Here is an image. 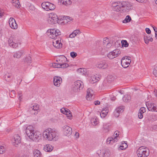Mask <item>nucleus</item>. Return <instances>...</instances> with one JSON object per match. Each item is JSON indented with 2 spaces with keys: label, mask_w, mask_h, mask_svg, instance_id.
I'll list each match as a JSON object with an SVG mask.
<instances>
[{
  "label": "nucleus",
  "mask_w": 157,
  "mask_h": 157,
  "mask_svg": "<svg viewBox=\"0 0 157 157\" xmlns=\"http://www.w3.org/2000/svg\"><path fill=\"white\" fill-rule=\"evenodd\" d=\"M47 33L50 38L54 39V40L53 41V45L54 47L57 48H59L62 47V43L59 40H56L57 37L61 34L59 30L56 29H50L47 30Z\"/></svg>",
  "instance_id": "1"
},
{
  "label": "nucleus",
  "mask_w": 157,
  "mask_h": 157,
  "mask_svg": "<svg viewBox=\"0 0 157 157\" xmlns=\"http://www.w3.org/2000/svg\"><path fill=\"white\" fill-rule=\"evenodd\" d=\"M26 133L29 138L35 142L39 141L40 139L41 134L38 131H34L33 126H28L26 129Z\"/></svg>",
  "instance_id": "2"
},
{
  "label": "nucleus",
  "mask_w": 157,
  "mask_h": 157,
  "mask_svg": "<svg viewBox=\"0 0 157 157\" xmlns=\"http://www.w3.org/2000/svg\"><path fill=\"white\" fill-rule=\"evenodd\" d=\"M43 136L49 141H56L58 139V132L55 129L48 128L44 131Z\"/></svg>",
  "instance_id": "3"
},
{
  "label": "nucleus",
  "mask_w": 157,
  "mask_h": 157,
  "mask_svg": "<svg viewBox=\"0 0 157 157\" xmlns=\"http://www.w3.org/2000/svg\"><path fill=\"white\" fill-rule=\"evenodd\" d=\"M59 19L56 14L51 13L48 14L47 21L48 24L51 25L56 24V23L59 24L60 23H62V22H60ZM63 22V21L62 22Z\"/></svg>",
  "instance_id": "4"
},
{
  "label": "nucleus",
  "mask_w": 157,
  "mask_h": 157,
  "mask_svg": "<svg viewBox=\"0 0 157 157\" xmlns=\"http://www.w3.org/2000/svg\"><path fill=\"white\" fill-rule=\"evenodd\" d=\"M137 154L139 157H147L149 155V151L147 148L144 146L140 147L137 151Z\"/></svg>",
  "instance_id": "5"
},
{
  "label": "nucleus",
  "mask_w": 157,
  "mask_h": 157,
  "mask_svg": "<svg viewBox=\"0 0 157 157\" xmlns=\"http://www.w3.org/2000/svg\"><path fill=\"white\" fill-rule=\"evenodd\" d=\"M133 4L128 2H123L121 4V6H117L118 10L122 9V10H131L133 9Z\"/></svg>",
  "instance_id": "6"
},
{
  "label": "nucleus",
  "mask_w": 157,
  "mask_h": 157,
  "mask_svg": "<svg viewBox=\"0 0 157 157\" xmlns=\"http://www.w3.org/2000/svg\"><path fill=\"white\" fill-rule=\"evenodd\" d=\"M131 62V58L130 57L125 56L123 57L121 60V64L124 68L127 67Z\"/></svg>",
  "instance_id": "7"
},
{
  "label": "nucleus",
  "mask_w": 157,
  "mask_h": 157,
  "mask_svg": "<svg viewBox=\"0 0 157 157\" xmlns=\"http://www.w3.org/2000/svg\"><path fill=\"white\" fill-rule=\"evenodd\" d=\"M121 53V51L119 49H117L109 52L107 56L109 58L112 59L118 56Z\"/></svg>",
  "instance_id": "8"
},
{
  "label": "nucleus",
  "mask_w": 157,
  "mask_h": 157,
  "mask_svg": "<svg viewBox=\"0 0 157 157\" xmlns=\"http://www.w3.org/2000/svg\"><path fill=\"white\" fill-rule=\"evenodd\" d=\"M29 111L31 114L36 115L39 111V105L37 104L34 105L29 109Z\"/></svg>",
  "instance_id": "9"
},
{
  "label": "nucleus",
  "mask_w": 157,
  "mask_h": 157,
  "mask_svg": "<svg viewBox=\"0 0 157 157\" xmlns=\"http://www.w3.org/2000/svg\"><path fill=\"white\" fill-rule=\"evenodd\" d=\"M62 82V79L59 76H55L53 77L54 85L57 87H59Z\"/></svg>",
  "instance_id": "10"
},
{
  "label": "nucleus",
  "mask_w": 157,
  "mask_h": 157,
  "mask_svg": "<svg viewBox=\"0 0 157 157\" xmlns=\"http://www.w3.org/2000/svg\"><path fill=\"white\" fill-rule=\"evenodd\" d=\"M96 67L99 68L105 69L108 67V63L105 61H101L98 63L96 65Z\"/></svg>",
  "instance_id": "11"
},
{
  "label": "nucleus",
  "mask_w": 157,
  "mask_h": 157,
  "mask_svg": "<svg viewBox=\"0 0 157 157\" xmlns=\"http://www.w3.org/2000/svg\"><path fill=\"white\" fill-rule=\"evenodd\" d=\"M12 141L13 142V143L14 144V145L17 147V145L21 142V138L18 135H15L12 139Z\"/></svg>",
  "instance_id": "12"
},
{
  "label": "nucleus",
  "mask_w": 157,
  "mask_h": 157,
  "mask_svg": "<svg viewBox=\"0 0 157 157\" xmlns=\"http://www.w3.org/2000/svg\"><path fill=\"white\" fill-rule=\"evenodd\" d=\"M9 24L10 27L13 29H16L17 28V25L14 19L10 17L9 20Z\"/></svg>",
  "instance_id": "13"
},
{
  "label": "nucleus",
  "mask_w": 157,
  "mask_h": 157,
  "mask_svg": "<svg viewBox=\"0 0 157 157\" xmlns=\"http://www.w3.org/2000/svg\"><path fill=\"white\" fill-rule=\"evenodd\" d=\"M63 131L65 135H70L72 133V128L67 125L64 126L63 127Z\"/></svg>",
  "instance_id": "14"
},
{
  "label": "nucleus",
  "mask_w": 157,
  "mask_h": 157,
  "mask_svg": "<svg viewBox=\"0 0 157 157\" xmlns=\"http://www.w3.org/2000/svg\"><path fill=\"white\" fill-rule=\"evenodd\" d=\"M67 58L64 56H62L59 58V59L56 60V62L60 64H63L65 63L64 62L67 61Z\"/></svg>",
  "instance_id": "15"
},
{
  "label": "nucleus",
  "mask_w": 157,
  "mask_h": 157,
  "mask_svg": "<svg viewBox=\"0 0 157 157\" xmlns=\"http://www.w3.org/2000/svg\"><path fill=\"white\" fill-rule=\"evenodd\" d=\"M74 85L80 90L83 87V82L80 80H77L75 82Z\"/></svg>",
  "instance_id": "16"
},
{
  "label": "nucleus",
  "mask_w": 157,
  "mask_h": 157,
  "mask_svg": "<svg viewBox=\"0 0 157 157\" xmlns=\"http://www.w3.org/2000/svg\"><path fill=\"white\" fill-rule=\"evenodd\" d=\"M24 53V51L22 50H21L15 52L13 55L14 58L17 59L20 58L23 54Z\"/></svg>",
  "instance_id": "17"
},
{
  "label": "nucleus",
  "mask_w": 157,
  "mask_h": 157,
  "mask_svg": "<svg viewBox=\"0 0 157 157\" xmlns=\"http://www.w3.org/2000/svg\"><path fill=\"white\" fill-rule=\"evenodd\" d=\"M146 111V108L144 107H141L139 110V112L138 113V117L140 119L143 118V113L145 112Z\"/></svg>",
  "instance_id": "18"
},
{
  "label": "nucleus",
  "mask_w": 157,
  "mask_h": 157,
  "mask_svg": "<svg viewBox=\"0 0 157 157\" xmlns=\"http://www.w3.org/2000/svg\"><path fill=\"white\" fill-rule=\"evenodd\" d=\"M53 149V146L49 144H46L44 147V150L47 152H51Z\"/></svg>",
  "instance_id": "19"
},
{
  "label": "nucleus",
  "mask_w": 157,
  "mask_h": 157,
  "mask_svg": "<svg viewBox=\"0 0 157 157\" xmlns=\"http://www.w3.org/2000/svg\"><path fill=\"white\" fill-rule=\"evenodd\" d=\"M106 153V151L103 149L102 150H101L98 151L97 154L98 155L99 157H104L105 156V154Z\"/></svg>",
  "instance_id": "20"
},
{
  "label": "nucleus",
  "mask_w": 157,
  "mask_h": 157,
  "mask_svg": "<svg viewBox=\"0 0 157 157\" xmlns=\"http://www.w3.org/2000/svg\"><path fill=\"white\" fill-rule=\"evenodd\" d=\"M60 3H62L63 5L65 6L70 5L71 4V2L70 0H59Z\"/></svg>",
  "instance_id": "21"
},
{
  "label": "nucleus",
  "mask_w": 157,
  "mask_h": 157,
  "mask_svg": "<svg viewBox=\"0 0 157 157\" xmlns=\"http://www.w3.org/2000/svg\"><path fill=\"white\" fill-rule=\"evenodd\" d=\"M14 0H13V6L16 7L17 9L19 8L20 6L21 5H20V3L19 2L18 0H15V1H14Z\"/></svg>",
  "instance_id": "22"
},
{
  "label": "nucleus",
  "mask_w": 157,
  "mask_h": 157,
  "mask_svg": "<svg viewBox=\"0 0 157 157\" xmlns=\"http://www.w3.org/2000/svg\"><path fill=\"white\" fill-rule=\"evenodd\" d=\"M144 40L146 44H148L149 41L152 42L153 40V39L151 37H150V36H144Z\"/></svg>",
  "instance_id": "23"
},
{
  "label": "nucleus",
  "mask_w": 157,
  "mask_h": 157,
  "mask_svg": "<svg viewBox=\"0 0 157 157\" xmlns=\"http://www.w3.org/2000/svg\"><path fill=\"white\" fill-rule=\"evenodd\" d=\"M80 90L77 86H75L74 84L72 85L71 91L72 93L75 94L79 92Z\"/></svg>",
  "instance_id": "24"
},
{
  "label": "nucleus",
  "mask_w": 157,
  "mask_h": 157,
  "mask_svg": "<svg viewBox=\"0 0 157 157\" xmlns=\"http://www.w3.org/2000/svg\"><path fill=\"white\" fill-rule=\"evenodd\" d=\"M49 3V2H43L41 4V6L44 10L45 9H48Z\"/></svg>",
  "instance_id": "25"
},
{
  "label": "nucleus",
  "mask_w": 157,
  "mask_h": 157,
  "mask_svg": "<svg viewBox=\"0 0 157 157\" xmlns=\"http://www.w3.org/2000/svg\"><path fill=\"white\" fill-rule=\"evenodd\" d=\"M65 114L67 116V117L68 119H72V116L71 115V112L69 110L66 109Z\"/></svg>",
  "instance_id": "26"
},
{
  "label": "nucleus",
  "mask_w": 157,
  "mask_h": 157,
  "mask_svg": "<svg viewBox=\"0 0 157 157\" xmlns=\"http://www.w3.org/2000/svg\"><path fill=\"white\" fill-rule=\"evenodd\" d=\"M56 68H65L68 67L69 66L68 64L65 63L64 64L62 65L57 63Z\"/></svg>",
  "instance_id": "27"
},
{
  "label": "nucleus",
  "mask_w": 157,
  "mask_h": 157,
  "mask_svg": "<svg viewBox=\"0 0 157 157\" xmlns=\"http://www.w3.org/2000/svg\"><path fill=\"white\" fill-rule=\"evenodd\" d=\"M33 153L35 157H40L41 155L40 152L37 150H35Z\"/></svg>",
  "instance_id": "28"
},
{
  "label": "nucleus",
  "mask_w": 157,
  "mask_h": 157,
  "mask_svg": "<svg viewBox=\"0 0 157 157\" xmlns=\"http://www.w3.org/2000/svg\"><path fill=\"white\" fill-rule=\"evenodd\" d=\"M130 96L128 95H125L123 98V101L125 102H128L130 100Z\"/></svg>",
  "instance_id": "29"
},
{
  "label": "nucleus",
  "mask_w": 157,
  "mask_h": 157,
  "mask_svg": "<svg viewBox=\"0 0 157 157\" xmlns=\"http://www.w3.org/2000/svg\"><path fill=\"white\" fill-rule=\"evenodd\" d=\"M132 20L130 16L127 15L125 19L123 20V23H125L130 22Z\"/></svg>",
  "instance_id": "30"
},
{
  "label": "nucleus",
  "mask_w": 157,
  "mask_h": 157,
  "mask_svg": "<svg viewBox=\"0 0 157 157\" xmlns=\"http://www.w3.org/2000/svg\"><path fill=\"white\" fill-rule=\"evenodd\" d=\"M128 147L127 144L125 141H122V144L120 146V148L121 150L125 149Z\"/></svg>",
  "instance_id": "31"
},
{
  "label": "nucleus",
  "mask_w": 157,
  "mask_h": 157,
  "mask_svg": "<svg viewBox=\"0 0 157 157\" xmlns=\"http://www.w3.org/2000/svg\"><path fill=\"white\" fill-rule=\"evenodd\" d=\"M91 90L90 89H88L87 90V95L86 97L87 100H90V98L88 99L89 98L91 97L92 96V94L91 93Z\"/></svg>",
  "instance_id": "32"
},
{
  "label": "nucleus",
  "mask_w": 157,
  "mask_h": 157,
  "mask_svg": "<svg viewBox=\"0 0 157 157\" xmlns=\"http://www.w3.org/2000/svg\"><path fill=\"white\" fill-rule=\"evenodd\" d=\"M91 122L93 125L95 126L98 123V119L95 118H92L91 119Z\"/></svg>",
  "instance_id": "33"
},
{
  "label": "nucleus",
  "mask_w": 157,
  "mask_h": 157,
  "mask_svg": "<svg viewBox=\"0 0 157 157\" xmlns=\"http://www.w3.org/2000/svg\"><path fill=\"white\" fill-rule=\"evenodd\" d=\"M104 110H102L100 113V116L101 117H104L107 114L108 112V110H106V112H104Z\"/></svg>",
  "instance_id": "34"
},
{
  "label": "nucleus",
  "mask_w": 157,
  "mask_h": 157,
  "mask_svg": "<svg viewBox=\"0 0 157 157\" xmlns=\"http://www.w3.org/2000/svg\"><path fill=\"white\" fill-rule=\"evenodd\" d=\"M25 62H26L28 64H30L31 63V58L29 56H28L25 57V59L24 60Z\"/></svg>",
  "instance_id": "35"
},
{
  "label": "nucleus",
  "mask_w": 157,
  "mask_h": 157,
  "mask_svg": "<svg viewBox=\"0 0 157 157\" xmlns=\"http://www.w3.org/2000/svg\"><path fill=\"white\" fill-rule=\"evenodd\" d=\"M98 81H99L98 79L96 78V77H94V76H93L91 77L90 81V82L93 83L96 82Z\"/></svg>",
  "instance_id": "36"
},
{
  "label": "nucleus",
  "mask_w": 157,
  "mask_h": 157,
  "mask_svg": "<svg viewBox=\"0 0 157 157\" xmlns=\"http://www.w3.org/2000/svg\"><path fill=\"white\" fill-rule=\"evenodd\" d=\"M123 109L124 107L123 106H121L116 108L115 110L120 114L123 111Z\"/></svg>",
  "instance_id": "37"
},
{
  "label": "nucleus",
  "mask_w": 157,
  "mask_h": 157,
  "mask_svg": "<svg viewBox=\"0 0 157 157\" xmlns=\"http://www.w3.org/2000/svg\"><path fill=\"white\" fill-rule=\"evenodd\" d=\"M149 111L157 112V107L153 104L151 107Z\"/></svg>",
  "instance_id": "38"
},
{
  "label": "nucleus",
  "mask_w": 157,
  "mask_h": 157,
  "mask_svg": "<svg viewBox=\"0 0 157 157\" xmlns=\"http://www.w3.org/2000/svg\"><path fill=\"white\" fill-rule=\"evenodd\" d=\"M121 44L122 46L126 47L128 46V44L126 40H122L121 41Z\"/></svg>",
  "instance_id": "39"
},
{
  "label": "nucleus",
  "mask_w": 157,
  "mask_h": 157,
  "mask_svg": "<svg viewBox=\"0 0 157 157\" xmlns=\"http://www.w3.org/2000/svg\"><path fill=\"white\" fill-rule=\"evenodd\" d=\"M115 140L113 137L108 138L107 140V143L109 144L111 142H114Z\"/></svg>",
  "instance_id": "40"
},
{
  "label": "nucleus",
  "mask_w": 157,
  "mask_h": 157,
  "mask_svg": "<svg viewBox=\"0 0 157 157\" xmlns=\"http://www.w3.org/2000/svg\"><path fill=\"white\" fill-rule=\"evenodd\" d=\"M56 8V6L53 4L50 3L49 4V10H54Z\"/></svg>",
  "instance_id": "41"
},
{
  "label": "nucleus",
  "mask_w": 157,
  "mask_h": 157,
  "mask_svg": "<svg viewBox=\"0 0 157 157\" xmlns=\"http://www.w3.org/2000/svg\"><path fill=\"white\" fill-rule=\"evenodd\" d=\"M66 20L67 21H71L72 20V18L69 17V16H64L63 17V18L62 19V20Z\"/></svg>",
  "instance_id": "42"
},
{
  "label": "nucleus",
  "mask_w": 157,
  "mask_h": 157,
  "mask_svg": "<svg viewBox=\"0 0 157 157\" xmlns=\"http://www.w3.org/2000/svg\"><path fill=\"white\" fill-rule=\"evenodd\" d=\"M4 76L6 80L8 82L10 81V78H12V76L10 75H6Z\"/></svg>",
  "instance_id": "43"
},
{
  "label": "nucleus",
  "mask_w": 157,
  "mask_h": 157,
  "mask_svg": "<svg viewBox=\"0 0 157 157\" xmlns=\"http://www.w3.org/2000/svg\"><path fill=\"white\" fill-rule=\"evenodd\" d=\"M5 151V148L4 147L0 146V154H3Z\"/></svg>",
  "instance_id": "44"
},
{
  "label": "nucleus",
  "mask_w": 157,
  "mask_h": 157,
  "mask_svg": "<svg viewBox=\"0 0 157 157\" xmlns=\"http://www.w3.org/2000/svg\"><path fill=\"white\" fill-rule=\"evenodd\" d=\"M153 104L151 103H147L146 104V105L148 109L149 110H150V109L151 107V106H152Z\"/></svg>",
  "instance_id": "45"
},
{
  "label": "nucleus",
  "mask_w": 157,
  "mask_h": 157,
  "mask_svg": "<svg viewBox=\"0 0 157 157\" xmlns=\"http://www.w3.org/2000/svg\"><path fill=\"white\" fill-rule=\"evenodd\" d=\"M103 128L104 129V132H107L109 130V126L107 124H105L103 125Z\"/></svg>",
  "instance_id": "46"
},
{
  "label": "nucleus",
  "mask_w": 157,
  "mask_h": 157,
  "mask_svg": "<svg viewBox=\"0 0 157 157\" xmlns=\"http://www.w3.org/2000/svg\"><path fill=\"white\" fill-rule=\"evenodd\" d=\"M70 55L72 58H74L77 56V54L75 52H71Z\"/></svg>",
  "instance_id": "47"
},
{
  "label": "nucleus",
  "mask_w": 157,
  "mask_h": 157,
  "mask_svg": "<svg viewBox=\"0 0 157 157\" xmlns=\"http://www.w3.org/2000/svg\"><path fill=\"white\" fill-rule=\"evenodd\" d=\"M10 46H11L13 48H16L18 46V44L14 42H13L12 44L10 45Z\"/></svg>",
  "instance_id": "48"
},
{
  "label": "nucleus",
  "mask_w": 157,
  "mask_h": 157,
  "mask_svg": "<svg viewBox=\"0 0 157 157\" xmlns=\"http://www.w3.org/2000/svg\"><path fill=\"white\" fill-rule=\"evenodd\" d=\"M119 4H120L119 5H117L116 3H115L113 5V6L114 8V9H115V10H118L117 7V6H121V2H120Z\"/></svg>",
  "instance_id": "49"
},
{
  "label": "nucleus",
  "mask_w": 157,
  "mask_h": 157,
  "mask_svg": "<svg viewBox=\"0 0 157 157\" xmlns=\"http://www.w3.org/2000/svg\"><path fill=\"white\" fill-rule=\"evenodd\" d=\"M153 74L155 77H157V67H155L153 70Z\"/></svg>",
  "instance_id": "50"
},
{
  "label": "nucleus",
  "mask_w": 157,
  "mask_h": 157,
  "mask_svg": "<svg viewBox=\"0 0 157 157\" xmlns=\"http://www.w3.org/2000/svg\"><path fill=\"white\" fill-rule=\"evenodd\" d=\"M114 115L116 117H118L120 115V113L115 110L113 112Z\"/></svg>",
  "instance_id": "51"
},
{
  "label": "nucleus",
  "mask_w": 157,
  "mask_h": 157,
  "mask_svg": "<svg viewBox=\"0 0 157 157\" xmlns=\"http://www.w3.org/2000/svg\"><path fill=\"white\" fill-rule=\"evenodd\" d=\"M109 39H107L106 40H104L103 41V44L104 46H105L107 44V43L109 42L108 41Z\"/></svg>",
  "instance_id": "52"
},
{
  "label": "nucleus",
  "mask_w": 157,
  "mask_h": 157,
  "mask_svg": "<svg viewBox=\"0 0 157 157\" xmlns=\"http://www.w3.org/2000/svg\"><path fill=\"white\" fill-rule=\"evenodd\" d=\"M18 94L19 96V99L20 101H21L22 99L21 97L22 96V93L21 92H19L18 93Z\"/></svg>",
  "instance_id": "53"
},
{
  "label": "nucleus",
  "mask_w": 157,
  "mask_h": 157,
  "mask_svg": "<svg viewBox=\"0 0 157 157\" xmlns=\"http://www.w3.org/2000/svg\"><path fill=\"white\" fill-rule=\"evenodd\" d=\"M112 45L111 43L109 42L107 43V44L105 46H106V48H109L112 46Z\"/></svg>",
  "instance_id": "54"
},
{
  "label": "nucleus",
  "mask_w": 157,
  "mask_h": 157,
  "mask_svg": "<svg viewBox=\"0 0 157 157\" xmlns=\"http://www.w3.org/2000/svg\"><path fill=\"white\" fill-rule=\"evenodd\" d=\"M145 30H146V33L148 34H150L151 33V30H150V29L148 28H146V29H145Z\"/></svg>",
  "instance_id": "55"
},
{
  "label": "nucleus",
  "mask_w": 157,
  "mask_h": 157,
  "mask_svg": "<svg viewBox=\"0 0 157 157\" xmlns=\"http://www.w3.org/2000/svg\"><path fill=\"white\" fill-rule=\"evenodd\" d=\"M73 33L76 36L77 34L80 33V31L79 30H76L73 32Z\"/></svg>",
  "instance_id": "56"
},
{
  "label": "nucleus",
  "mask_w": 157,
  "mask_h": 157,
  "mask_svg": "<svg viewBox=\"0 0 157 157\" xmlns=\"http://www.w3.org/2000/svg\"><path fill=\"white\" fill-rule=\"evenodd\" d=\"M76 36L75 35V34L73 33V32L71 34L69 35V37L71 38H73L74 37Z\"/></svg>",
  "instance_id": "57"
},
{
  "label": "nucleus",
  "mask_w": 157,
  "mask_h": 157,
  "mask_svg": "<svg viewBox=\"0 0 157 157\" xmlns=\"http://www.w3.org/2000/svg\"><path fill=\"white\" fill-rule=\"evenodd\" d=\"M8 42L9 45L10 46V45L12 44L13 43V40L12 39H9L8 40Z\"/></svg>",
  "instance_id": "58"
},
{
  "label": "nucleus",
  "mask_w": 157,
  "mask_h": 157,
  "mask_svg": "<svg viewBox=\"0 0 157 157\" xmlns=\"http://www.w3.org/2000/svg\"><path fill=\"white\" fill-rule=\"evenodd\" d=\"M15 91H14V90H12L10 92V93H9V94H10V95L12 96V97H11V96H10L11 97H12V98H13V95H12L13 94H15Z\"/></svg>",
  "instance_id": "59"
},
{
  "label": "nucleus",
  "mask_w": 157,
  "mask_h": 157,
  "mask_svg": "<svg viewBox=\"0 0 157 157\" xmlns=\"http://www.w3.org/2000/svg\"><path fill=\"white\" fill-rule=\"evenodd\" d=\"M66 109L64 108H63L61 109V112L62 113L65 114V113Z\"/></svg>",
  "instance_id": "60"
},
{
  "label": "nucleus",
  "mask_w": 157,
  "mask_h": 157,
  "mask_svg": "<svg viewBox=\"0 0 157 157\" xmlns=\"http://www.w3.org/2000/svg\"><path fill=\"white\" fill-rule=\"evenodd\" d=\"M152 128L153 130L157 131V125L153 126Z\"/></svg>",
  "instance_id": "61"
},
{
  "label": "nucleus",
  "mask_w": 157,
  "mask_h": 157,
  "mask_svg": "<svg viewBox=\"0 0 157 157\" xmlns=\"http://www.w3.org/2000/svg\"><path fill=\"white\" fill-rule=\"evenodd\" d=\"M100 102L98 101H94V103L95 105H99L100 104Z\"/></svg>",
  "instance_id": "62"
},
{
  "label": "nucleus",
  "mask_w": 157,
  "mask_h": 157,
  "mask_svg": "<svg viewBox=\"0 0 157 157\" xmlns=\"http://www.w3.org/2000/svg\"><path fill=\"white\" fill-rule=\"evenodd\" d=\"M57 63H52V66L55 68H56L57 67Z\"/></svg>",
  "instance_id": "63"
},
{
  "label": "nucleus",
  "mask_w": 157,
  "mask_h": 157,
  "mask_svg": "<svg viewBox=\"0 0 157 157\" xmlns=\"http://www.w3.org/2000/svg\"><path fill=\"white\" fill-rule=\"evenodd\" d=\"M75 135L77 138H78L79 136V133L78 132H76Z\"/></svg>",
  "instance_id": "64"
}]
</instances>
